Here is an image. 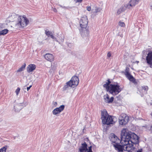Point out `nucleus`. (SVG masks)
I'll return each instance as SVG.
<instances>
[{
    "instance_id": "nucleus-1",
    "label": "nucleus",
    "mask_w": 152,
    "mask_h": 152,
    "mask_svg": "<svg viewBox=\"0 0 152 152\" xmlns=\"http://www.w3.org/2000/svg\"><path fill=\"white\" fill-rule=\"evenodd\" d=\"M130 133L126 129L122 130L121 133V140L120 143L123 145L127 152H134L136 148L133 146V145L130 143Z\"/></svg>"
},
{
    "instance_id": "nucleus-2",
    "label": "nucleus",
    "mask_w": 152,
    "mask_h": 152,
    "mask_svg": "<svg viewBox=\"0 0 152 152\" xmlns=\"http://www.w3.org/2000/svg\"><path fill=\"white\" fill-rule=\"evenodd\" d=\"M17 20L15 27L16 28H21L26 26L29 23V21L25 16H18L15 13H12L7 18L9 22H13Z\"/></svg>"
},
{
    "instance_id": "nucleus-3",
    "label": "nucleus",
    "mask_w": 152,
    "mask_h": 152,
    "mask_svg": "<svg viewBox=\"0 0 152 152\" xmlns=\"http://www.w3.org/2000/svg\"><path fill=\"white\" fill-rule=\"evenodd\" d=\"M109 79L107 80V82L104 84L103 86L106 88L107 91L111 94L115 96L118 94L121 91V88L118 84H111Z\"/></svg>"
},
{
    "instance_id": "nucleus-4",
    "label": "nucleus",
    "mask_w": 152,
    "mask_h": 152,
    "mask_svg": "<svg viewBox=\"0 0 152 152\" xmlns=\"http://www.w3.org/2000/svg\"><path fill=\"white\" fill-rule=\"evenodd\" d=\"M101 119L103 124H113L114 122L112 117L108 115L106 110L102 112Z\"/></svg>"
},
{
    "instance_id": "nucleus-5",
    "label": "nucleus",
    "mask_w": 152,
    "mask_h": 152,
    "mask_svg": "<svg viewBox=\"0 0 152 152\" xmlns=\"http://www.w3.org/2000/svg\"><path fill=\"white\" fill-rule=\"evenodd\" d=\"M79 82V78L77 76L73 77L70 81L66 83L63 88L64 90H67L70 87L74 88L78 85Z\"/></svg>"
},
{
    "instance_id": "nucleus-6",
    "label": "nucleus",
    "mask_w": 152,
    "mask_h": 152,
    "mask_svg": "<svg viewBox=\"0 0 152 152\" xmlns=\"http://www.w3.org/2000/svg\"><path fill=\"white\" fill-rule=\"evenodd\" d=\"M129 121V117L125 114H121L119 118V122L120 125H125Z\"/></svg>"
},
{
    "instance_id": "nucleus-7",
    "label": "nucleus",
    "mask_w": 152,
    "mask_h": 152,
    "mask_svg": "<svg viewBox=\"0 0 152 152\" xmlns=\"http://www.w3.org/2000/svg\"><path fill=\"white\" fill-rule=\"evenodd\" d=\"M130 141V143L134 144H136L139 142V138L138 136L134 133L129 132Z\"/></svg>"
},
{
    "instance_id": "nucleus-8",
    "label": "nucleus",
    "mask_w": 152,
    "mask_h": 152,
    "mask_svg": "<svg viewBox=\"0 0 152 152\" xmlns=\"http://www.w3.org/2000/svg\"><path fill=\"white\" fill-rule=\"evenodd\" d=\"M124 74L125 75L126 77L127 78V79L130 81L132 82L134 84L136 83L135 79L129 73V68L127 67H126L125 71L124 72Z\"/></svg>"
},
{
    "instance_id": "nucleus-9",
    "label": "nucleus",
    "mask_w": 152,
    "mask_h": 152,
    "mask_svg": "<svg viewBox=\"0 0 152 152\" xmlns=\"http://www.w3.org/2000/svg\"><path fill=\"white\" fill-rule=\"evenodd\" d=\"M113 146L114 148L118 152H122L124 151H126L125 147L121 144L120 143H117L116 144H113Z\"/></svg>"
},
{
    "instance_id": "nucleus-10",
    "label": "nucleus",
    "mask_w": 152,
    "mask_h": 152,
    "mask_svg": "<svg viewBox=\"0 0 152 152\" xmlns=\"http://www.w3.org/2000/svg\"><path fill=\"white\" fill-rule=\"evenodd\" d=\"M88 21L86 16L82 17L80 21V25L81 28H86L87 26Z\"/></svg>"
},
{
    "instance_id": "nucleus-11",
    "label": "nucleus",
    "mask_w": 152,
    "mask_h": 152,
    "mask_svg": "<svg viewBox=\"0 0 152 152\" xmlns=\"http://www.w3.org/2000/svg\"><path fill=\"white\" fill-rule=\"evenodd\" d=\"M109 139L112 142V144H116L117 143H120V140L114 134H111L109 136Z\"/></svg>"
},
{
    "instance_id": "nucleus-12",
    "label": "nucleus",
    "mask_w": 152,
    "mask_h": 152,
    "mask_svg": "<svg viewBox=\"0 0 152 152\" xmlns=\"http://www.w3.org/2000/svg\"><path fill=\"white\" fill-rule=\"evenodd\" d=\"M26 105V103H24V102L16 104L14 106L15 111L19 112L24 106H25Z\"/></svg>"
},
{
    "instance_id": "nucleus-13",
    "label": "nucleus",
    "mask_w": 152,
    "mask_h": 152,
    "mask_svg": "<svg viewBox=\"0 0 152 152\" xmlns=\"http://www.w3.org/2000/svg\"><path fill=\"white\" fill-rule=\"evenodd\" d=\"M140 0H131L129 2L125 5V8L130 9L138 4Z\"/></svg>"
},
{
    "instance_id": "nucleus-14",
    "label": "nucleus",
    "mask_w": 152,
    "mask_h": 152,
    "mask_svg": "<svg viewBox=\"0 0 152 152\" xmlns=\"http://www.w3.org/2000/svg\"><path fill=\"white\" fill-rule=\"evenodd\" d=\"M147 63L150 66V67L152 66V51H150L146 57Z\"/></svg>"
},
{
    "instance_id": "nucleus-15",
    "label": "nucleus",
    "mask_w": 152,
    "mask_h": 152,
    "mask_svg": "<svg viewBox=\"0 0 152 152\" xmlns=\"http://www.w3.org/2000/svg\"><path fill=\"white\" fill-rule=\"evenodd\" d=\"M64 105H62L60 106L59 107L56 108L53 111V114L54 115L58 114L64 110Z\"/></svg>"
},
{
    "instance_id": "nucleus-16",
    "label": "nucleus",
    "mask_w": 152,
    "mask_h": 152,
    "mask_svg": "<svg viewBox=\"0 0 152 152\" xmlns=\"http://www.w3.org/2000/svg\"><path fill=\"white\" fill-rule=\"evenodd\" d=\"M87 145L86 142H84V143H82L79 148V151L80 152H84L88 150L87 148Z\"/></svg>"
},
{
    "instance_id": "nucleus-17",
    "label": "nucleus",
    "mask_w": 152,
    "mask_h": 152,
    "mask_svg": "<svg viewBox=\"0 0 152 152\" xmlns=\"http://www.w3.org/2000/svg\"><path fill=\"white\" fill-rule=\"evenodd\" d=\"M104 99L105 102L110 103L113 102V100L114 98L113 97H112L110 98L109 95L107 94H106L104 96Z\"/></svg>"
},
{
    "instance_id": "nucleus-18",
    "label": "nucleus",
    "mask_w": 152,
    "mask_h": 152,
    "mask_svg": "<svg viewBox=\"0 0 152 152\" xmlns=\"http://www.w3.org/2000/svg\"><path fill=\"white\" fill-rule=\"evenodd\" d=\"M45 58L48 61H53L54 57L53 55L51 54L47 53L45 55Z\"/></svg>"
},
{
    "instance_id": "nucleus-19",
    "label": "nucleus",
    "mask_w": 152,
    "mask_h": 152,
    "mask_svg": "<svg viewBox=\"0 0 152 152\" xmlns=\"http://www.w3.org/2000/svg\"><path fill=\"white\" fill-rule=\"evenodd\" d=\"M36 68V66L35 64H30L28 66L27 68V71L28 72L30 73L35 69Z\"/></svg>"
},
{
    "instance_id": "nucleus-20",
    "label": "nucleus",
    "mask_w": 152,
    "mask_h": 152,
    "mask_svg": "<svg viewBox=\"0 0 152 152\" xmlns=\"http://www.w3.org/2000/svg\"><path fill=\"white\" fill-rule=\"evenodd\" d=\"M45 33L48 37H50L52 39L54 38V36L53 35V33L50 31H45Z\"/></svg>"
},
{
    "instance_id": "nucleus-21",
    "label": "nucleus",
    "mask_w": 152,
    "mask_h": 152,
    "mask_svg": "<svg viewBox=\"0 0 152 152\" xmlns=\"http://www.w3.org/2000/svg\"><path fill=\"white\" fill-rule=\"evenodd\" d=\"M141 88V91L144 94H146L147 91L148 89V87L147 86H142Z\"/></svg>"
},
{
    "instance_id": "nucleus-22",
    "label": "nucleus",
    "mask_w": 152,
    "mask_h": 152,
    "mask_svg": "<svg viewBox=\"0 0 152 152\" xmlns=\"http://www.w3.org/2000/svg\"><path fill=\"white\" fill-rule=\"evenodd\" d=\"M8 31V30L7 29H4L0 31V36L1 35H4L7 34Z\"/></svg>"
},
{
    "instance_id": "nucleus-23",
    "label": "nucleus",
    "mask_w": 152,
    "mask_h": 152,
    "mask_svg": "<svg viewBox=\"0 0 152 152\" xmlns=\"http://www.w3.org/2000/svg\"><path fill=\"white\" fill-rule=\"evenodd\" d=\"M26 64L25 63L22 66L20 67L19 69H18L17 72H21L22 71H23L24 69L26 67Z\"/></svg>"
},
{
    "instance_id": "nucleus-24",
    "label": "nucleus",
    "mask_w": 152,
    "mask_h": 152,
    "mask_svg": "<svg viewBox=\"0 0 152 152\" xmlns=\"http://www.w3.org/2000/svg\"><path fill=\"white\" fill-rule=\"evenodd\" d=\"M125 7H122L120 8L117 11V13L118 14H120L122 12L124 11L125 9Z\"/></svg>"
},
{
    "instance_id": "nucleus-25",
    "label": "nucleus",
    "mask_w": 152,
    "mask_h": 152,
    "mask_svg": "<svg viewBox=\"0 0 152 152\" xmlns=\"http://www.w3.org/2000/svg\"><path fill=\"white\" fill-rule=\"evenodd\" d=\"M8 146L7 145H5L0 149V152H6V150Z\"/></svg>"
},
{
    "instance_id": "nucleus-26",
    "label": "nucleus",
    "mask_w": 152,
    "mask_h": 152,
    "mask_svg": "<svg viewBox=\"0 0 152 152\" xmlns=\"http://www.w3.org/2000/svg\"><path fill=\"white\" fill-rule=\"evenodd\" d=\"M118 24L119 26L121 27H124L125 26V24L124 23L121 21H120L118 22Z\"/></svg>"
},
{
    "instance_id": "nucleus-27",
    "label": "nucleus",
    "mask_w": 152,
    "mask_h": 152,
    "mask_svg": "<svg viewBox=\"0 0 152 152\" xmlns=\"http://www.w3.org/2000/svg\"><path fill=\"white\" fill-rule=\"evenodd\" d=\"M20 88L18 87L16 90L15 92L16 93V94L17 96H18V95L19 93L20 92Z\"/></svg>"
},
{
    "instance_id": "nucleus-28",
    "label": "nucleus",
    "mask_w": 152,
    "mask_h": 152,
    "mask_svg": "<svg viewBox=\"0 0 152 152\" xmlns=\"http://www.w3.org/2000/svg\"><path fill=\"white\" fill-rule=\"evenodd\" d=\"M92 152V146H90L88 148V150L85 151L84 152Z\"/></svg>"
},
{
    "instance_id": "nucleus-29",
    "label": "nucleus",
    "mask_w": 152,
    "mask_h": 152,
    "mask_svg": "<svg viewBox=\"0 0 152 152\" xmlns=\"http://www.w3.org/2000/svg\"><path fill=\"white\" fill-rule=\"evenodd\" d=\"M101 10V9L100 8H98V7H95V12H96V13H97L98 12H99Z\"/></svg>"
},
{
    "instance_id": "nucleus-30",
    "label": "nucleus",
    "mask_w": 152,
    "mask_h": 152,
    "mask_svg": "<svg viewBox=\"0 0 152 152\" xmlns=\"http://www.w3.org/2000/svg\"><path fill=\"white\" fill-rule=\"evenodd\" d=\"M111 56V53L110 52H109L107 54V57L108 58L110 57Z\"/></svg>"
},
{
    "instance_id": "nucleus-31",
    "label": "nucleus",
    "mask_w": 152,
    "mask_h": 152,
    "mask_svg": "<svg viewBox=\"0 0 152 152\" xmlns=\"http://www.w3.org/2000/svg\"><path fill=\"white\" fill-rule=\"evenodd\" d=\"M86 9H87V10L89 11H90L91 10V7L90 6L87 7H86Z\"/></svg>"
},
{
    "instance_id": "nucleus-32",
    "label": "nucleus",
    "mask_w": 152,
    "mask_h": 152,
    "mask_svg": "<svg viewBox=\"0 0 152 152\" xmlns=\"http://www.w3.org/2000/svg\"><path fill=\"white\" fill-rule=\"evenodd\" d=\"M53 39L54 40H55L56 42H59L58 41V40L55 37H54V38H53Z\"/></svg>"
},
{
    "instance_id": "nucleus-33",
    "label": "nucleus",
    "mask_w": 152,
    "mask_h": 152,
    "mask_svg": "<svg viewBox=\"0 0 152 152\" xmlns=\"http://www.w3.org/2000/svg\"><path fill=\"white\" fill-rule=\"evenodd\" d=\"M149 130L151 132V133H152V124L150 127V129Z\"/></svg>"
},
{
    "instance_id": "nucleus-34",
    "label": "nucleus",
    "mask_w": 152,
    "mask_h": 152,
    "mask_svg": "<svg viewBox=\"0 0 152 152\" xmlns=\"http://www.w3.org/2000/svg\"><path fill=\"white\" fill-rule=\"evenodd\" d=\"M31 87H32V86L31 85V86H30L29 87H27V91H28L30 89V88H31Z\"/></svg>"
},
{
    "instance_id": "nucleus-35",
    "label": "nucleus",
    "mask_w": 152,
    "mask_h": 152,
    "mask_svg": "<svg viewBox=\"0 0 152 152\" xmlns=\"http://www.w3.org/2000/svg\"><path fill=\"white\" fill-rule=\"evenodd\" d=\"M142 149H139L137 151V152H142Z\"/></svg>"
},
{
    "instance_id": "nucleus-36",
    "label": "nucleus",
    "mask_w": 152,
    "mask_h": 152,
    "mask_svg": "<svg viewBox=\"0 0 152 152\" xmlns=\"http://www.w3.org/2000/svg\"><path fill=\"white\" fill-rule=\"evenodd\" d=\"M143 127H145V128L148 129V126L147 125H145V126H143Z\"/></svg>"
},
{
    "instance_id": "nucleus-37",
    "label": "nucleus",
    "mask_w": 152,
    "mask_h": 152,
    "mask_svg": "<svg viewBox=\"0 0 152 152\" xmlns=\"http://www.w3.org/2000/svg\"><path fill=\"white\" fill-rule=\"evenodd\" d=\"M86 33H87L88 34V31L87 30H86Z\"/></svg>"
},
{
    "instance_id": "nucleus-38",
    "label": "nucleus",
    "mask_w": 152,
    "mask_h": 152,
    "mask_svg": "<svg viewBox=\"0 0 152 152\" xmlns=\"http://www.w3.org/2000/svg\"><path fill=\"white\" fill-rule=\"evenodd\" d=\"M56 10V9H54V11L55 12Z\"/></svg>"
},
{
    "instance_id": "nucleus-39",
    "label": "nucleus",
    "mask_w": 152,
    "mask_h": 152,
    "mask_svg": "<svg viewBox=\"0 0 152 152\" xmlns=\"http://www.w3.org/2000/svg\"><path fill=\"white\" fill-rule=\"evenodd\" d=\"M55 103L56 104H57V103H56V102H55Z\"/></svg>"
}]
</instances>
